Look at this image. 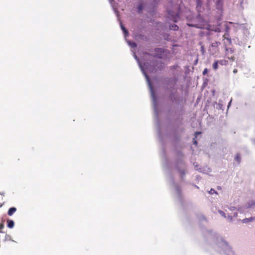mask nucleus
I'll return each mask as SVG.
<instances>
[{
  "label": "nucleus",
  "mask_w": 255,
  "mask_h": 255,
  "mask_svg": "<svg viewBox=\"0 0 255 255\" xmlns=\"http://www.w3.org/2000/svg\"><path fill=\"white\" fill-rule=\"evenodd\" d=\"M237 72H238V70H237V69H234V70H233V72H234V73H235H235H237Z\"/></svg>",
  "instance_id": "obj_20"
},
{
  "label": "nucleus",
  "mask_w": 255,
  "mask_h": 255,
  "mask_svg": "<svg viewBox=\"0 0 255 255\" xmlns=\"http://www.w3.org/2000/svg\"><path fill=\"white\" fill-rule=\"evenodd\" d=\"M193 143L195 145L197 144V141L195 138L193 139Z\"/></svg>",
  "instance_id": "obj_19"
},
{
  "label": "nucleus",
  "mask_w": 255,
  "mask_h": 255,
  "mask_svg": "<svg viewBox=\"0 0 255 255\" xmlns=\"http://www.w3.org/2000/svg\"><path fill=\"white\" fill-rule=\"evenodd\" d=\"M217 188L218 190H220L222 189L221 187L219 186H217Z\"/></svg>",
  "instance_id": "obj_22"
},
{
  "label": "nucleus",
  "mask_w": 255,
  "mask_h": 255,
  "mask_svg": "<svg viewBox=\"0 0 255 255\" xmlns=\"http://www.w3.org/2000/svg\"><path fill=\"white\" fill-rule=\"evenodd\" d=\"M182 174H183V175H184L185 174V172H182Z\"/></svg>",
  "instance_id": "obj_25"
},
{
  "label": "nucleus",
  "mask_w": 255,
  "mask_h": 255,
  "mask_svg": "<svg viewBox=\"0 0 255 255\" xmlns=\"http://www.w3.org/2000/svg\"><path fill=\"white\" fill-rule=\"evenodd\" d=\"M143 3H140L138 4L137 6V11L138 13H141L142 11V10L143 9Z\"/></svg>",
  "instance_id": "obj_8"
},
{
  "label": "nucleus",
  "mask_w": 255,
  "mask_h": 255,
  "mask_svg": "<svg viewBox=\"0 0 255 255\" xmlns=\"http://www.w3.org/2000/svg\"><path fill=\"white\" fill-rule=\"evenodd\" d=\"M154 51L155 52V55H153V56L154 57L161 58V55L164 52V50L161 48H156L154 49Z\"/></svg>",
  "instance_id": "obj_2"
},
{
  "label": "nucleus",
  "mask_w": 255,
  "mask_h": 255,
  "mask_svg": "<svg viewBox=\"0 0 255 255\" xmlns=\"http://www.w3.org/2000/svg\"><path fill=\"white\" fill-rule=\"evenodd\" d=\"M169 28L173 30H177L178 29V26L176 24H172L169 26Z\"/></svg>",
  "instance_id": "obj_12"
},
{
  "label": "nucleus",
  "mask_w": 255,
  "mask_h": 255,
  "mask_svg": "<svg viewBox=\"0 0 255 255\" xmlns=\"http://www.w3.org/2000/svg\"><path fill=\"white\" fill-rule=\"evenodd\" d=\"M226 35L227 36H228V34H224L223 36V40L224 41V44L225 45V46H227V44H231L232 43V40H231V39L229 37H226Z\"/></svg>",
  "instance_id": "obj_4"
},
{
  "label": "nucleus",
  "mask_w": 255,
  "mask_h": 255,
  "mask_svg": "<svg viewBox=\"0 0 255 255\" xmlns=\"http://www.w3.org/2000/svg\"><path fill=\"white\" fill-rule=\"evenodd\" d=\"M235 159L239 163H240V162H241V156H240V154L239 153H237L236 155V156H235Z\"/></svg>",
  "instance_id": "obj_11"
},
{
  "label": "nucleus",
  "mask_w": 255,
  "mask_h": 255,
  "mask_svg": "<svg viewBox=\"0 0 255 255\" xmlns=\"http://www.w3.org/2000/svg\"><path fill=\"white\" fill-rule=\"evenodd\" d=\"M209 192L210 194H218V192L216 191H215V190H214L213 189H211L210 191Z\"/></svg>",
  "instance_id": "obj_14"
},
{
  "label": "nucleus",
  "mask_w": 255,
  "mask_h": 255,
  "mask_svg": "<svg viewBox=\"0 0 255 255\" xmlns=\"http://www.w3.org/2000/svg\"><path fill=\"white\" fill-rule=\"evenodd\" d=\"M208 72V69L207 68H205L203 71V74L204 75H206Z\"/></svg>",
  "instance_id": "obj_16"
},
{
  "label": "nucleus",
  "mask_w": 255,
  "mask_h": 255,
  "mask_svg": "<svg viewBox=\"0 0 255 255\" xmlns=\"http://www.w3.org/2000/svg\"><path fill=\"white\" fill-rule=\"evenodd\" d=\"M218 63L221 65L226 66L228 64V61L227 60L222 59V60H218Z\"/></svg>",
  "instance_id": "obj_7"
},
{
  "label": "nucleus",
  "mask_w": 255,
  "mask_h": 255,
  "mask_svg": "<svg viewBox=\"0 0 255 255\" xmlns=\"http://www.w3.org/2000/svg\"><path fill=\"white\" fill-rule=\"evenodd\" d=\"M188 25L189 26H192V27H194V26H195V25H193V24H188Z\"/></svg>",
  "instance_id": "obj_23"
},
{
  "label": "nucleus",
  "mask_w": 255,
  "mask_h": 255,
  "mask_svg": "<svg viewBox=\"0 0 255 255\" xmlns=\"http://www.w3.org/2000/svg\"><path fill=\"white\" fill-rule=\"evenodd\" d=\"M169 18L173 21L176 22L179 17V14L177 13H173L171 11H168Z\"/></svg>",
  "instance_id": "obj_3"
},
{
  "label": "nucleus",
  "mask_w": 255,
  "mask_h": 255,
  "mask_svg": "<svg viewBox=\"0 0 255 255\" xmlns=\"http://www.w3.org/2000/svg\"><path fill=\"white\" fill-rule=\"evenodd\" d=\"M197 6L201 7L202 5V1L200 0H196Z\"/></svg>",
  "instance_id": "obj_15"
},
{
  "label": "nucleus",
  "mask_w": 255,
  "mask_h": 255,
  "mask_svg": "<svg viewBox=\"0 0 255 255\" xmlns=\"http://www.w3.org/2000/svg\"><path fill=\"white\" fill-rule=\"evenodd\" d=\"M221 44V43L219 41H215L213 42L210 45L209 50L216 52L219 51V46Z\"/></svg>",
  "instance_id": "obj_1"
},
{
  "label": "nucleus",
  "mask_w": 255,
  "mask_h": 255,
  "mask_svg": "<svg viewBox=\"0 0 255 255\" xmlns=\"http://www.w3.org/2000/svg\"><path fill=\"white\" fill-rule=\"evenodd\" d=\"M218 60L215 61L213 64V68L214 70H216L218 68Z\"/></svg>",
  "instance_id": "obj_10"
},
{
  "label": "nucleus",
  "mask_w": 255,
  "mask_h": 255,
  "mask_svg": "<svg viewBox=\"0 0 255 255\" xmlns=\"http://www.w3.org/2000/svg\"><path fill=\"white\" fill-rule=\"evenodd\" d=\"M6 222H7V226L8 228H10V229L13 228V227L14 226V223L13 221L10 220V219H7Z\"/></svg>",
  "instance_id": "obj_5"
},
{
  "label": "nucleus",
  "mask_w": 255,
  "mask_h": 255,
  "mask_svg": "<svg viewBox=\"0 0 255 255\" xmlns=\"http://www.w3.org/2000/svg\"><path fill=\"white\" fill-rule=\"evenodd\" d=\"M16 211V208L15 207H11L9 209L7 214L8 216H12Z\"/></svg>",
  "instance_id": "obj_6"
},
{
  "label": "nucleus",
  "mask_w": 255,
  "mask_h": 255,
  "mask_svg": "<svg viewBox=\"0 0 255 255\" xmlns=\"http://www.w3.org/2000/svg\"><path fill=\"white\" fill-rule=\"evenodd\" d=\"M201 132H195V138H196L197 137V135L199 134H201Z\"/></svg>",
  "instance_id": "obj_18"
},
{
  "label": "nucleus",
  "mask_w": 255,
  "mask_h": 255,
  "mask_svg": "<svg viewBox=\"0 0 255 255\" xmlns=\"http://www.w3.org/2000/svg\"><path fill=\"white\" fill-rule=\"evenodd\" d=\"M121 27L122 29L123 30L124 33H125V35L126 36L127 35H128V31L126 29V28L124 27V26L122 24V23H121Z\"/></svg>",
  "instance_id": "obj_13"
},
{
  "label": "nucleus",
  "mask_w": 255,
  "mask_h": 255,
  "mask_svg": "<svg viewBox=\"0 0 255 255\" xmlns=\"http://www.w3.org/2000/svg\"><path fill=\"white\" fill-rule=\"evenodd\" d=\"M136 46V44H135V43H133V46H134H134Z\"/></svg>",
  "instance_id": "obj_24"
},
{
  "label": "nucleus",
  "mask_w": 255,
  "mask_h": 255,
  "mask_svg": "<svg viewBox=\"0 0 255 255\" xmlns=\"http://www.w3.org/2000/svg\"><path fill=\"white\" fill-rule=\"evenodd\" d=\"M255 220V218H253V217H251V218H246V219H244L243 220V222L244 223H247L248 222H251V221H253Z\"/></svg>",
  "instance_id": "obj_9"
},
{
  "label": "nucleus",
  "mask_w": 255,
  "mask_h": 255,
  "mask_svg": "<svg viewBox=\"0 0 255 255\" xmlns=\"http://www.w3.org/2000/svg\"><path fill=\"white\" fill-rule=\"evenodd\" d=\"M4 228V224L3 223H0V229H2Z\"/></svg>",
  "instance_id": "obj_17"
},
{
  "label": "nucleus",
  "mask_w": 255,
  "mask_h": 255,
  "mask_svg": "<svg viewBox=\"0 0 255 255\" xmlns=\"http://www.w3.org/2000/svg\"><path fill=\"white\" fill-rule=\"evenodd\" d=\"M220 212L221 214H222L223 216L225 217V214L223 212L220 211Z\"/></svg>",
  "instance_id": "obj_21"
}]
</instances>
